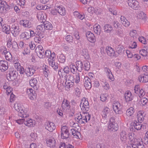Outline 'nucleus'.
<instances>
[{
	"label": "nucleus",
	"mask_w": 148,
	"mask_h": 148,
	"mask_svg": "<svg viewBox=\"0 0 148 148\" xmlns=\"http://www.w3.org/2000/svg\"><path fill=\"white\" fill-rule=\"evenodd\" d=\"M15 110L18 112V116L23 118H26L28 117L29 114L27 113V109H25L20 103H16L14 106Z\"/></svg>",
	"instance_id": "1"
},
{
	"label": "nucleus",
	"mask_w": 148,
	"mask_h": 148,
	"mask_svg": "<svg viewBox=\"0 0 148 148\" xmlns=\"http://www.w3.org/2000/svg\"><path fill=\"white\" fill-rule=\"evenodd\" d=\"M90 115L88 113L84 112L82 114L77 115L75 118L76 122L80 124H84L88 121L90 119Z\"/></svg>",
	"instance_id": "2"
},
{
	"label": "nucleus",
	"mask_w": 148,
	"mask_h": 148,
	"mask_svg": "<svg viewBox=\"0 0 148 148\" xmlns=\"http://www.w3.org/2000/svg\"><path fill=\"white\" fill-rule=\"evenodd\" d=\"M66 82L74 83L77 84L80 82V76L79 73L76 74L75 75L69 74L65 77Z\"/></svg>",
	"instance_id": "3"
},
{
	"label": "nucleus",
	"mask_w": 148,
	"mask_h": 148,
	"mask_svg": "<svg viewBox=\"0 0 148 148\" xmlns=\"http://www.w3.org/2000/svg\"><path fill=\"white\" fill-rule=\"evenodd\" d=\"M69 129L66 125L61 126V136L62 139H66L69 138Z\"/></svg>",
	"instance_id": "4"
},
{
	"label": "nucleus",
	"mask_w": 148,
	"mask_h": 148,
	"mask_svg": "<svg viewBox=\"0 0 148 148\" xmlns=\"http://www.w3.org/2000/svg\"><path fill=\"white\" fill-rule=\"evenodd\" d=\"M81 110L84 112H87L89 109V105L88 102L86 99L84 98L81 100L80 105Z\"/></svg>",
	"instance_id": "5"
},
{
	"label": "nucleus",
	"mask_w": 148,
	"mask_h": 148,
	"mask_svg": "<svg viewBox=\"0 0 148 148\" xmlns=\"http://www.w3.org/2000/svg\"><path fill=\"white\" fill-rule=\"evenodd\" d=\"M11 5H9L6 1H2L0 2V13H3L8 11L10 9Z\"/></svg>",
	"instance_id": "6"
},
{
	"label": "nucleus",
	"mask_w": 148,
	"mask_h": 148,
	"mask_svg": "<svg viewBox=\"0 0 148 148\" xmlns=\"http://www.w3.org/2000/svg\"><path fill=\"white\" fill-rule=\"evenodd\" d=\"M110 112V109L108 107L105 106L103 108L101 113L102 119H103V122H102V123H105L107 122Z\"/></svg>",
	"instance_id": "7"
},
{
	"label": "nucleus",
	"mask_w": 148,
	"mask_h": 148,
	"mask_svg": "<svg viewBox=\"0 0 148 148\" xmlns=\"http://www.w3.org/2000/svg\"><path fill=\"white\" fill-rule=\"evenodd\" d=\"M35 52L38 56L40 58L45 57L44 50L42 46L41 45L37 46L35 49Z\"/></svg>",
	"instance_id": "8"
},
{
	"label": "nucleus",
	"mask_w": 148,
	"mask_h": 148,
	"mask_svg": "<svg viewBox=\"0 0 148 148\" xmlns=\"http://www.w3.org/2000/svg\"><path fill=\"white\" fill-rule=\"evenodd\" d=\"M113 109L116 114H119L121 113V106L119 102L114 101L113 103Z\"/></svg>",
	"instance_id": "9"
},
{
	"label": "nucleus",
	"mask_w": 148,
	"mask_h": 148,
	"mask_svg": "<svg viewBox=\"0 0 148 148\" xmlns=\"http://www.w3.org/2000/svg\"><path fill=\"white\" fill-rule=\"evenodd\" d=\"M129 6L134 10H138L140 7L138 2L136 0H127Z\"/></svg>",
	"instance_id": "10"
},
{
	"label": "nucleus",
	"mask_w": 148,
	"mask_h": 148,
	"mask_svg": "<svg viewBox=\"0 0 148 148\" xmlns=\"http://www.w3.org/2000/svg\"><path fill=\"white\" fill-rule=\"evenodd\" d=\"M121 141L123 143H125L127 142L128 138V134L124 130L121 131L119 135Z\"/></svg>",
	"instance_id": "11"
},
{
	"label": "nucleus",
	"mask_w": 148,
	"mask_h": 148,
	"mask_svg": "<svg viewBox=\"0 0 148 148\" xmlns=\"http://www.w3.org/2000/svg\"><path fill=\"white\" fill-rule=\"evenodd\" d=\"M11 29V33L14 36L16 37L19 34L20 29L19 26L18 25H12Z\"/></svg>",
	"instance_id": "12"
},
{
	"label": "nucleus",
	"mask_w": 148,
	"mask_h": 148,
	"mask_svg": "<svg viewBox=\"0 0 148 148\" xmlns=\"http://www.w3.org/2000/svg\"><path fill=\"white\" fill-rule=\"evenodd\" d=\"M52 59H48V62L49 65L52 67L55 71H56L58 67V64L57 63L55 62L56 58H54L53 56L52 57Z\"/></svg>",
	"instance_id": "13"
},
{
	"label": "nucleus",
	"mask_w": 148,
	"mask_h": 148,
	"mask_svg": "<svg viewBox=\"0 0 148 148\" xmlns=\"http://www.w3.org/2000/svg\"><path fill=\"white\" fill-rule=\"evenodd\" d=\"M86 37L87 40L92 43H94L96 41V38L94 34L91 32H87L86 33Z\"/></svg>",
	"instance_id": "14"
},
{
	"label": "nucleus",
	"mask_w": 148,
	"mask_h": 148,
	"mask_svg": "<svg viewBox=\"0 0 148 148\" xmlns=\"http://www.w3.org/2000/svg\"><path fill=\"white\" fill-rule=\"evenodd\" d=\"M45 127L46 129L49 132H52L56 128L54 124L50 122H47L45 124Z\"/></svg>",
	"instance_id": "15"
},
{
	"label": "nucleus",
	"mask_w": 148,
	"mask_h": 148,
	"mask_svg": "<svg viewBox=\"0 0 148 148\" xmlns=\"http://www.w3.org/2000/svg\"><path fill=\"white\" fill-rule=\"evenodd\" d=\"M27 93L30 99L34 100L36 98V94L35 93V91L32 88H29L27 89Z\"/></svg>",
	"instance_id": "16"
},
{
	"label": "nucleus",
	"mask_w": 148,
	"mask_h": 148,
	"mask_svg": "<svg viewBox=\"0 0 148 148\" xmlns=\"http://www.w3.org/2000/svg\"><path fill=\"white\" fill-rule=\"evenodd\" d=\"M8 68V62L5 60L0 61V70L2 72H4Z\"/></svg>",
	"instance_id": "17"
},
{
	"label": "nucleus",
	"mask_w": 148,
	"mask_h": 148,
	"mask_svg": "<svg viewBox=\"0 0 148 148\" xmlns=\"http://www.w3.org/2000/svg\"><path fill=\"white\" fill-rule=\"evenodd\" d=\"M84 86L86 89H90L92 86L91 81L89 77H85L84 79Z\"/></svg>",
	"instance_id": "18"
},
{
	"label": "nucleus",
	"mask_w": 148,
	"mask_h": 148,
	"mask_svg": "<svg viewBox=\"0 0 148 148\" xmlns=\"http://www.w3.org/2000/svg\"><path fill=\"white\" fill-rule=\"evenodd\" d=\"M35 71V70L34 67L32 66H30L25 69V72L27 76H31L34 74Z\"/></svg>",
	"instance_id": "19"
},
{
	"label": "nucleus",
	"mask_w": 148,
	"mask_h": 148,
	"mask_svg": "<svg viewBox=\"0 0 148 148\" xmlns=\"http://www.w3.org/2000/svg\"><path fill=\"white\" fill-rule=\"evenodd\" d=\"M55 9L56 11V12H58L60 15L62 16L65 15L66 10L65 8L62 5L55 6Z\"/></svg>",
	"instance_id": "20"
},
{
	"label": "nucleus",
	"mask_w": 148,
	"mask_h": 148,
	"mask_svg": "<svg viewBox=\"0 0 148 148\" xmlns=\"http://www.w3.org/2000/svg\"><path fill=\"white\" fill-rule=\"evenodd\" d=\"M145 114L144 111H138L137 114V118L138 122L142 123L144 120Z\"/></svg>",
	"instance_id": "21"
},
{
	"label": "nucleus",
	"mask_w": 148,
	"mask_h": 148,
	"mask_svg": "<svg viewBox=\"0 0 148 148\" xmlns=\"http://www.w3.org/2000/svg\"><path fill=\"white\" fill-rule=\"evenodd\" d=\"M56 140L53 138L48 139L46 141L47 146L50 147H54L55 146Z\"/></svg>",
	"instance_id": "22"
},
{
	"label": "nucleus",
	"mask_w": 148,
	"mask_h": 148,
	"mask_svg": "<svg viewBox=\"0 0 148 148\" xmlns=\"http://www.w3.org/2000/svg\"><path fill=\"white\" fill-rule=\"evenodd\" d=\"M104 71L107 74L108 78L111 81H113L114 78L110 70L108 67H105L104 68Z\"/></svg>",
	"instance_id": "23"
},
{
	"label": "nucleus",
	"mask_w": 148,
	"mask_h": 148,
	"mask_svg": "<svg viewBox=\"0 0 148 148\" xmlns=\"http://www.w3.org/2000/svg\"><path fill=\"white\" fill-rule=\"evenodd\" d=\"M46 17V14L44 12H39L37 14V17L38 19L41 22L43 23L45 21V18Z\"/></svg>",
	"instance_id": "24"
},
{
	"label": "nucleus",
	"mask_w": 148,
	"mask_h": 148,
	"mask_svg": "<svg viewBox=\"0 0 148 148\" xmlns=\"http://www.w3.org/2000/svg\"><path fill=\"white\" fill-rule=\"evenodd\" d=\"M62 71H64V73L66 74H69L70 72L68 66H66L64 67V69H62V70L61 69H60L58 71V74L60 76H61L62 77L64 76V74H63V73L62 72Z\"/></svg>",
	"instance_id": "25"
},
{
	"label": "nucleus",
	"mask_w": 148,
	"mask_h": 148,
	"mask_svg": "<svg viewBox=\"0 0 148 148\" xmlns=\"http://www.w3.org/2000/svg\"><path fill=\"white\" fill-rule=\"evenodd\" d=\"M120 20L122 25L125 27H128L130 25V22L125 16H121L120 17Z\"/></svg>",
	"instance_id": "26"
},
{
	"label": "nucleus",
	"mask_w": 148,
	"mask_h": 148,
	"mask_svg": "<svg viewBox=\"0 0 148 148\" xmlns=\"http://www.w3.org/2000/svg\"><path fill=\"white\" fill-rule=\"evenodd\" d=\"M125 98L127 102L131 101L133 99V96L131 92L130 91L126 92L125 94Z\"/></svg>",
	"instance_id": "27"
},
{
	"label": "nucleus",
	"mask_w": 148,
	"mask_h": 148,
	"mask_svg": "<svg viewBox=\"0 0 148 148\" xmlns=\"http://www.w3.org/2000/svg\"><path fill=\"white\" fill-rule=\"evenodd\" d=\"M75 66L76 70L79 72H81L84 69L82 61H78L75 62Z\"/></svg>",
	"instance_id": "28"
},
{
	"label": "nucleus",
	"mask_w": 148,
	"mask_h": 148,
	"mask_svg": "<svg viewBox=\"0 0 148 148\" xmlns=\"http://www.w3.org/2000/svg\"><path fill=\"white\" fill-rule=\"evenodd\" d=\"M65 83V89L67 91L72 90L75 85L74 83L66 82Z\"/></svg>",
	"instance_id": "29"
},
{
	"label": "nucleus",
	"mask_w": 148,
	"mask_h": 148,
	"mask_svg": "<svg viewBox=\"0 0 148 148\" xmlns=\"http://www.w3.org/2000/svg\"><path fill=\"white\" fill-rule=\"evenodd\" d=\"M20 25L23 26L24 27L29 28L31 27V23L29 20H21L20 21Z\"/></svg>",
	"instance_id": "30"
},
{
	"label": "nucleus",
	"mask_w": 148,
	"mask_h": 148,
	"mask_svg": "<svg viewBox=\"0 0 148 148\" xmlns=\"http://www.w3.org/2000/svg\"><path fill=\"white\" fill-rule=\"evenodd\" d=\"M30 86L34 89H37L36 85L38 83V81L36 78H32L29 81Z\"/></svg>",
	"instance_id": "31"
},
{
	"label": "nucleus",
	"mask_w": 148,
	"mask_h": 148,
	"mask_svg": "<svg viewBox=\"0 0 148 148\" xmlns=\"http://www.w3.org/2000/svg\"><path fill=\"white\" fill-rule=\"evenodd\" d=\"M101 84L105 90H108L110 88L108 82L105 79H102L101 81Z\"/></svg>",
	"instance_id": "32"
},
{
	"label": "nucleus",
	"mask_w": 148,
	"mask_h": 148,
	"mask_svg": "<svg viewBox=\"0 0 148 148\" xmlns=\"http://www.w3.org/2000/svg\"><path fill=\"white\" fill-rule=\"evenodd\" d=\"M71 131L72 133V134L74 138H75L77 139L79 138V137L80 136V133L76 129L73 128L70 130Z\"/></svg>",
	"instance_id": "33"
},
{
	"label": "nucleus",
	"mask_w": 148,
	"mask_h": 148,
	"mask_svg": "<svg viewBox=\"0 0 148 148\" xmlns=\"http://www.w3.org/2000/svg\"><path fill=\"white\" fill-rule=\"evenodd\" d=\"M139 81L140 82H148V75L144 74L139 76Z\"/></svg>",
	"instance_id": "34"
},
{
	"label": "nucleus",
	"mask_w": 148,
	"mask_h": 148,
	"mask_svg": "<svg viewBox=\"0 0 148 148\" xmlns=\"http://www.w3.org/2000/svg\"><path fill=\"white\" fill-rule=\"evenodd\" d=\"M62 108L65 110V109H69L70 108V102L67 99H64L62 102Z\"/></svg>",
	"instance_id": "35"
},
{
	"label": "nucleus",
	"mask_w": 148,
	"mask_h": 148,
	"mask_svg": "<svg viewBox=\"0 0 148 148\" xmlns=\"http://www.w3.org/2000/svg\"><path fill=\"white\" fill-rule=\"evenodd\" d=\"M136 147L137 148H145L144 145L143 144L141 140L140 139H135L134 140Z\"/></svg>",
	"instance_id": "36"
},
{
	"label": "nucleus",
	"mask_w": 148,
	"mask_h": 148,
	"mask_svg": "<svg viewBox=\"0 0 148 148\" xmlns=\"http://www.w3.org/2000/svg\"><path fill=\"white\" fill-rule=\"evenodd\" d=\"M106 51L107 54L109 56H114L115 51L111 47H107Z\"/></svg>",
	"instance_id": "37"
},
{
	"label": "nucleus",
	"mask_w": 148,
	"mask_h": 148,
	"mask_svg": "<svg viewBox=\"0 0 148 148\" xmlns=\"http://www.w3.org/2000/svg\"><path fill=\"white\" fill-rule=\"evenodd\" d=\"M25 124L29 127H32L35 125V121L31 119H28L25 122Z\"/></svg>",
	"instance_id": "38"
},
{
	"label": "nucleus",
	"mask_w": 148,
	"mask_h": 148,
	"mask_svg": "<svg viewBox=\"0 0 148 148\" xmlns=\"http://www.w3.org/2000/svg\"><path fill=\"white\" fill-rule=\"evenodd\" d=\"M141 123L138 122L136 123H134L133 126L135 129L138 130H140L142 128L144 129L145 128V126L143 125Z\"/></svg>",
	"instance_id": "39"
},
{
	"label": "nucleus",
	"mask_w": 148,
	"mask_h": 148,
	"mask_svg": "<svg viewBox=\"0 0 148 148\" xmlns=\"http://www.w3.org/2000/svg\"><path fill=\"white\" fill-rule=\"evenodd\" d=\"M137 17L138 19L145 21L146 18V14L143 12H138L137 15Z\"/></svg>",
	"instance_id": "40"
},
{
	"label": "nucleus",
	"mask_w": 148,
	"mask_h": 148,
	"mask_svg": "<svg viewBox=\"0 0 148 148\" xmlns=\"http://www.w3.org/2000/svg\"><path fill=\"white\" fill-rule=\"evenodd\" d=\"M74 16L78 19L82 20L85 18V16L83 13H79L78 12H75L73 13Z\"/></svg>",
	"instance_id": "41"
},
{
	"label": "nucleus",
	"mask_w": 148,
	"mask_h": 148,
	"mask_svg": "<svg viewBox=\"0 0 148 148\" xmlns=\"http://www.w3.org/2000/svg\"><path fill=\"white\" fill-rule=\"evenodd\" d=\"M45 30L44 26V25L43 23L40 25H38L36 27V31L37 32L36 35H38V34H39L40 33H41V32H43Z\"/></svg>",
	"instance_id": "42"
},
{
	"label": "nucleus",
	"mask_w": 148,
	"mask_h": 148,
	"mask_svg": "<svg viewBox=\"0 0 148 148\" xmlns=\"http://www.w3.org/2000/svg\"><path fill=\"white\" fill-rule=\"evenodd\" d=\"M93 30L98 35H100L101 32V27L98 24H96L93 26Z\"/></svg>",
	"instance_id": "43"
},
{
	"label": "nucleus",
	"mask_w": 148,
	"mask_h": 148,
	"mask_svg": "<svg viewBox=\"0 0 148 148\" xmlns=\"http://www.w3.org/2000/svg\"><path fill=\"white\" fill-rule=\"evenodd\" d=\"M53 56L54 58H56L55 53L53 52L51 53V52L49 50H46L45 53V56L49 58L48 59H52L53 58L52 57Z\"/></svg>",
	"instance_id": "44"
},
{
	"label": "nucleus",
	"mask_w": 148,
	"mask_h": 148,
	"mask_svg": "<svg viewBox=\"0 0 148 148\" xmlns=\"http://www.w3.org/2000/svg\"><path fill=\"white\" fill-rule=\"evenodd\" d=\"M45 29L51 30L53 28V26L48 21H45L43 22Z\"/></svg>",
	"instance_id": "45"
},
{
	"label": "nucleus",
	"mask_w": 148,
	"mask_h": 148,
	"mask_svg": "<svg viewBox=\"0 0 148 148\" xmlns=\"http://www.w3.org/2000/svg\"><path fill=\"white\" fill-rule=\"evenodd\" d=\"M2 31L6 34H9L10 33V27L9 25L6 24H3L2 27Z\"/></svg>",
	"instance_id": "46"
},
{
	"label": "nucleus",
	"mask_w": 148,
	"mask_h": 148,
	"mask_svg": "<svg viewBox=\"0 0 148 148\" xmlns=\"http://www.w3.org/2000/svg\"><path fill=\"white\" fill-rule=\"evenodd\" d=\"M148 53V47H144L141 50H140V53L143 56H146Z\"/></svg>",
	"instance_id": "47"
},
{
	"label": "nucleus",
	"mask_w": 148,
	"mask_h": 148,
	"mask_svg": "<svg viewBox=\"0 0 148 148\" xmlns=\"http://www.w3.org/2000/svg\"><path fill=\"white\" fill-rule=\"evenodd\" d=\"M104 32L107 33H110L112 30V26L109 24H106L104 27Z\"/></svg>",
	"instance_id": "48"
},
{
	"label": "nucleus",
	"mask_w": 148,
	"mask_h": 148,
	"mask_svg": "<svg viewBox=\"0 0 148 148\" xmlns=\"http://www.w3.org/2000/svg\"><path fill=\"white\" fill-rule=\"evenodd\" d=\"M12 50L14 53H16L18 50V46L17 43L15 41H13L12 44Z\"/></svg>",
	"instance_id": "49"
},
{
	"label": "nucleus",
	"mask_w": 148,
	"mask_h": 148,
	"mask_svg": "<svg viewBox=\"0 0 148 148\" xmlns=\"http://www.w3.org/2000/svg\"><path fill=\"white\" fill-rule=\"evenodd\" d=\"M108 130L111 131H115L117 130V128L116 127L114 124L112 123H109L108 126Z\"/></svg>",
	"instance_id": "50"
},
{
	"label": "nucleus",
	"mask_w": 148,
	"mask_h": 148,
	"mask_svg": "<svg viewBox=\"0 0 148 148\" xmlns=\"http://www.w3.org/2000/svg\"><path fill=\"white\" fill-rule=\"evenodd\" d=\"M81 54L86 59H88L89 58V55L87 49H83L82 50Z\"/></svg>",
	"instance_id": "51"
},
{
	"label": "nucleus",
	"mask_w": 148,
	"mask_h": 148,
	"mask_svg": "<svg viewBox=\"0 0 148 148\" xmlns=\"http://www.w3.org/2000/svg\"><path fill=\"white\" fill-rule=\"evenodd\" d=\"M134 109L133 108L131 107L127 110L126 114L127 116H130L134 114Z\"/></svg>",
	"instance_id": "52"
},
{
	"label": "nucleus",
	"mask_w": 148,
	"mask_h": 148,
	"mask_svg": "<svg viewBox=\"0 0 148 148\" xmlns=\"http://www.w3.org/2000/svg\"><path fill=\"white\" fill-rule=\"evenodd\" d=\"M15 77L16 75L15 74V73H14L13 72L9 73L7 75L8 79L9 81L13 80Z\"/></svg>",
	"instance_id": "53"
},
{
	"label": "nucleus",
	"mask_w": 148,
	"mask_h": 148,
	"mask_svg": "<svg viewBox=\"0 0 148 148\" xmlns=\"http://www.w3.org/2000/svg\"><path fill=\"white\" fill-rule=\"evenodd\" d=\"M84 69L86 71H88L90 68V63L88 61H84Z\"/></svg>",
	"instance_id": "54"
},
{
	"label": "nucleus",
	"mask_w": 148,
	"mask_h": 148,
	"mask_svg": "<svg viewBox=\"0 0 148 148\" xmlns=\"http://www.w3.org/2000/svg\"><path fill=\"white\" fill-rule=\"evenodd\" d=\"M42 70L44 76L46 77L47 78L49 73V71L47 68V67L46 65L45 66H43Z\"/></svg>",
	"instance_id": "55"
},
{
	"label": "nucleus",
	"mask_w": 148,
	"mask_h": 148,
	"mask_svg": "<svg viewBox=\"0 0 148 148\" xmlns=\"http://www.w3.org/2000/svg\"><path fill=\"white\" fill-rule=\"evenodd\" d=\"M128 135L129 139L130 141L132 142V143H134L135 139H137L135 138V135L134 133H129Z\"/></svg>",
	"instance_id": "56"
},
{
	"label": "nucleus",
	"mask_w": 148,
	"mask_h": 148,
	"mask_svg": "<svg viewBox=\"0 0 148 148\" xmlns=\"http://www.w3.org/2000/svg\"><path fill=\"white\" fill-rule=\"evenodd\" d=\"M4 55H5V59L6 60L8 61H11L12 60V56L9 52L8 51Z\"/></svg>",
	"instance_id": "57"
},
{
	"label": "nucleus",
	"mask_w": 148,
	"mask_h": 148,
	"mask_svg": "<svg viewBox=\"0 0 148 148\" xmlns=\"http://www.w3.org/2000/svg\"><path fill=\"white\" fill-rule=\"evenodd\" d=\"M58 60L59 62L63 63L65 61V57L63 54H60L59 56Z\"/></svg>",
	"instance_id": "58"
},
{
	"label": "nucleus",
	"mask_w": 148,
	"mask_h": 148,
	"mask_svg": "<svg viewBox=\"0 0 148 148\" xmlns=\"http://www.w3.org/2000/svg\"><path fill=\"white\" fill-rule=\"evenodd\" d=\"M20 36L22 38H25L26 39H29L30 38L29 33L26 32L22 33L20 35Z\"/></svg>",
	"instance_id": "59"
},
{
	"label": "nucleus",
	"mask_w": 148,
	"mask_h": 148,
	"mask_svg": "<svg viewBox=\"0 0 148 148\" xmlns=\"http://www.w3.org/2000/svg\"><path fill=\"white\" fill-rule=\"evenodd\" d=\"M136 33L137 32L136 30H133L130 32V35L134 39H136L137 35Z\"/></svg>",
	"instance_id": "60"
},
{
	"label": "nucleus",
	"mask_w": 148,
	"mask_h": 148,
	"mask_svg": "<svg viewBox=\"0 0 148 148\" xmlns=\"http://www.w3.org/2000/svg\"><path fill=\"white\" fill-rule=\"evenodd\" d=\"M107 95L106 94H102L100 96V100L101 101H105L107 100Z\"/></svg>",
	"instance_id": "61"
},
{
	"label": "nucleus",
	"mask_w": 148,
	"mask_h": 148,
	"mask_svg": "<svg viewBox=\"0 0 148 148\" xmlns=\"http://www.w3.org/2000/svg\"><path fill=\"white\" fill-rule=\"evenodd\" d=\"M70 67L71 70V72L73 74H75L77 70H76L75 66L74 65H71L70 66Z\"/></svg>",
	"instance_id": "62"
},
{
	"label": "nucleus",
	"mask_w": 148,
	"mask_h": 148,
	"mask_svg": "<svg viewBox=\"0 0 148 148\" xmlns=\"http://www.w3.org/2000/svg\"><path fill=\"white\" fill-rule=\"evenodd\" d=\"M0 52L3 55H4L8 51H7L6 48L4 46H2L0 49Z\"/></svg>",
	"instance_id": "63"
},
{
	"label": "nucleus",
	"mask_w": 148,
	"mask_h": 148,
	"mask_svg": "<svg viewBox=\"0 0 148 148\" xmlns=\"http://www.w3.org/2000/svg\"><path fill=\"white\" fill-rule=\"evenodd\" d=\"M102 12V10L99 7H95V9L94 13L97 15H99Z\"/></svg>",
	"instance_id": "64"
}]
</instances>
